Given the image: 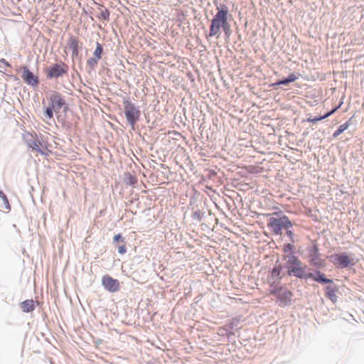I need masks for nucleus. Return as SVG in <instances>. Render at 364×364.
Here are the masks:
<instances>
[{
  "instance_id": "f257e3e1",
  "label": "nucleus",
  "mask_w": 364,
  "mask_h": 364,
  "mask_svg": "<svg viewBox=\"0 0 364 364\" xmlns=\"http://www.w3.org/2000/svg\"><path fill=\"white\" fill-rule=\"evenodd\" d=\"M217 12L211 20L210 25L209 33L207 38L215 36L219 38L221 36V30L229 24V18L231 15L229 14V9L225 4L217 6Z\"/></svg>"
},
{
  "instance_id": "f03ea898",
  "label": "nucleus",
  "mask_w": 364,
  "mask_h": 364,
  "mask_svg": "<svg viewBox=\"0 0 364 364\" xmlns=\"http://www.w3.org/2000/svg\"><path fill=\"white\" fill-rule=\"evenodd\" d=\"M308 266L299 257L284 262V275L294 277L299 279H308L313 276L312 272H307Z\"/></svg>"
},
{
  "instance_id": "7ed1b4c3",
  "label": "nucleus",
  "mask_w": 364,
  "mask_h": 364,
  "mask_svg": "<svg viewBox=\"0 0 364 364\" xmlns=\"http://www.w3.org/2000/svg\"><path fill=\"white\" fill-rule=\"evenodd\" d=\"M122 103L127 124L130 125L132 130H135L136 124L141 116L139 107L128 98H124Z\"/></svg>"
},
{
  "instance_id": "20e7f679",
  "label": "nucleus",
  "mask_w": 364,
  "mask_h": 364,
  "mask_svg": "<svg viewBox=\"0 0 364 364\" xmlns=\"http://www.w3.org/2000/svg\"><path fill=\"white\" fill-rule=\"evenodd\" d=\"M271 225L272 226V233L276 235H282V230L284 229L286 230V235L289 237V241L291 243L296 242L294 240V234L291 228L293 227L292 222L289 220V218H283L279 220H273L272 221Z\"/></svg>"
},
{
  "instance_id": "39448f33",
  "label": "nucleus",
  "mask_w": 364,
  "mask_h": 364,
  "mask_svg": "<svg viewBox=\"0 0 364 364\" xmlns=\"http://www.w3.org/2000/svg\"><path fill=\"white\" fill-rule=\"evenodd\" d=\"M68 66L65 63H55L46 69V77L49 80L56 79L68 73Z\"/></svg>"
},
{
  "instance_id": "423d86ee",
  "label": "nucleus",
  "mask_w": 364,
  "mask_h": 364,
  "mask_svg": "<svg viewBox=\"0 0 364 364\" xmlns=\"http://www.w3.org/2000/svg\"><path fill=\"white\" fill-rule=\"evenodd\" d=\"M353 258L350 257L347 252L340 254H333L330 256V261L338 268H346L350 264H353Z\"/></svg>"
},
{
  "instance_id": "0eeeda50",
  "label": "nucleus",
  "mask_w": 364,
  "mask_h": 364,
  "mask_svg": "<svg viewBox=\"0 0 364 364\" xmlns=\"http://www.w3.org/2000/svg\"><path fill=\"white\" fill-rule=\"evenodd\" d=\"M50 105L55 110V113H58L60 110L65 105V100L62 95L57 91H52L49 98Z\"/></svg>"
},
{
  "instance_id": "6e6552de",
  "label": "nucleus",
  "mask_w": 364,
  "mask_h": 364,
  "mask_svg": "<svg viewBox=\"0 0 364 364\" xmlns=\"http://www.w3.org/2000/svg\"><path fill=\"white\" fill-rule=\"evenodd\" d=\"M309 255V263L311 265L316 267L321 268L323 266V261L321 259V254L319 252V249L316 244H314V245L308 250Z\"/></svg>"
},
{
  "instance_id": "1a4fd4ad",
  "label": "nucleus",
  "mask_w": 364,
  "mask_h": 364,
  "mask_svg": "<svg viewBox=\"0 0 364 364\" xmlns=\"http://www.w3.org/2000/svg\"><path fill=\"white\" fill-rule=\"evenodd\" d=\"M102 285L107 291L112 293L117 292L120 289L119 281L108 274L102 277Z\"/></svg>"
},
{
  "instance_id": "9d476101",
  "label": "nucleus",
  "mask_w": 364,
  "mask_h": 364,
  "mask_svg": "<svg viewBox=\"0 0 364 364\" xmlns=\"http://www.w3.org/2000/svg\"><path fill=\"white\" fill-rule=\"evenodd\" d=\"M21 77L25 82L33 87L38 85L39 83L38 77L33 74L27 67L23 68Z\"/></svg>"
},
{
  "instance_id": "9b49d317",
  "label": "nucleus",
  "mask_w": 364,
  "mask_h": 364,
  "mask_svg": "<svg viewBox=\"0 0 364 364\" xmlns=\"http://www.w3.org/2000/svg\"><path fill=\"white\" fill-rule=\"evenodd\" d=\"M282 250L284 255L282 256V259L284 262L292 259L293 258L299 257L296 255V247L294 243L288 242L283 245Z\"/></svg>"
},
{
  "instance_id": "f8f14e48",
  "label": "nucleus",
  "mask_w": 364,
  "mask_h": 364,
  "mask_svg": "<svg viewBox=\"0 0 364 364\" xmlns=\"http://www.w3.org/2000/svg\"><path fill=\"white\" fill-rule=\"evenodd\" d=\"M284 272V263L282 264L277 261L275 265L271 270V277L273 281L280 282V280L284 276L283 272Z\"/></svg>"
},
{
  "instance_id": "ddd939ff",
  "label": "nucleus",
  "mask_w": 364,
  "mask_h": 364,
  "mask_svg": "<svg viewBox=\"0 0 364 364\" xmlns=\"http://www.w3.org/2000/svg\"><path fill=\"white\" fill-rule=\"evenodd\" d=\"M293 296V293L287 289L286 287L283 289V291H281V293L277 296V299H279V305L286 306L287 304H289L291 300V297Z\"/></svg>"
},
{
  "instance_id": "4468645a",
  "label": "nucleus",
  "mask_w": 364,
  "mask_h": 364,
  "mask_svg": "<svg viewBox=\"0 0 364 364\" xmlns=\"http://www.w3.org/2000/svg\"><path fill=\"white\" fill-rule=\"evenodd\" d=\"M69 48L72 50V57L77 58L79 50L82 48V43H80L77 38L71 36L69 38Z\"/></svg>"
},
{
  "instance_id": "2eb2a0df",
  "label": "nucleus",
  "mask_w": 364,
  "mask_h": 364,
  "mask_svg": "<svg viewBox=\"0 0 364 364\" xmlns=\"http://www.w3.org/2000/svg\"><path fill=\"white\" fill-rule=\"evenodd\" d=\"M339 290L338 285H331L327 286L325 288V295L326 296L330 299L333 304H336L338 300V296L336 295V293Z\"/></svg>"
},
{
  "instance_id": "dca6fc26",
  "label": "nucleus",
  "mask_w": 364,
  "mask_h": 364,
  "mask_svg": "<svg viewBox=\"0 0 364 364\" xmlns=\"http://www.w3.org/2000/svg\"><path fill=\"white\" fill-rule=\"evenodd\" d=\"M310 279L321 284L333 283V279L327 278L325 274L319 270H315L314 273H313V276L311 277Z\"/></svg>"
},
{
  "instance_id": "f3484780",
  "label": "nucleus",
  "mask_w": 364,
  "mask_h": 364,
  "mask_svg": "<svg viewBox=\"0 0 364 364\" xmlns=\"http://www.w3.org/2000/svg\"><path fill=\"white\" fill-rule=\"evenodd\" d=\"M298 79V75H295L294 73H291L288 75L287 77H284L281 80H277L272 85V86L274 88H276L279 85H285L287 86L290 83L294 82Z\"/></svg>"
},
{
  "instance_id": "a211bd4d",
  "label": "nucleus",
  "mask_w": 364,
  "mask_h": 364,
  "mask_svg": "<svg viewBox=\"0 0 364 364\" xmlns=\"http://www.w3.org/2000/svg\"><path fill=\"white\" fill-rule=\"evenodd\" d=\"M270 287H271V290H270L271 294L277 298L279 296V294L281 293V291H283V289L284 288V287L282 284H281L280 282H277L276 281H273L272 282H271Z\"/></svg>"
},
{
  "instance_id": "6ab92c4d",
  "label": "nucleus",
  "mask_w": 364,
  "mask_h": 364,
  "mask_svg": "<svg viewBox=\"0 0 364 364\" xmlns=\"http://www.w3.org/2000/svg\"><path fill=\"white\" fill-rule=\"evenodd\" d=\"M353 117H350L346 123L340 125L338 128L333 134V137L336 138L352 124Z\"/></svg>"
},
{
  "instance_id": "aec40b11",
  "label": "nucleus",
  "mask_w": 364,
  "mask_h": 364,
  "mask_svg": "<svg viewBox=\"0 0 364 364\" xmlns=\"http://www.w3.org/2000/svg\"><path fill=\"white\" fill-rule=\"evenodd\" d=\"M21 308L23 312L29 313L34 310V303L32 299H27L21 302Z\"/></svg>"
},
{
  "instance_id": "412c9836",
  "label": "nucleus",
  "mask_w": 364,
  "mask_h": 364,
  "mask_svg": "<svg viewBox=\"0 0 364 364\" xmlns=\"http://www.w3.org/2000/svg\"><path fill=\"white\" fill-rule=\"evenodd\" d=\"M273 215H275L276 217H271L268 219V222H267V227L270 230H272V226L271 225V223H272V221L273 220H279V219H282L283 220V218H285L286 219L287 218H289L282 211H277V212H274L272 213Z\"/></svg>"
},
{
  "instance_id": "4be33fe9",
  "label": "nucleus",
  "mask_w": 364,
  "mask_h": 364,
  "mask_svg": "<svg viewBox=\"0 0 364 364\" xmlns=\"http://www.w3.org/2000/svg\"><path fill=\"white\" fill-rule=\"evenodd\" d=\"M124 181L127 185H129L133 187H134L138 182L137 178L130 173H125Z\"/></svg>"
},
{
  "instance_id": "5701e85b",
  "label": "nucleus",
  "mask_w": 364,
  "mask_h": 364,
  "mask_svg": "<svg viewBox=\"0 0 364 364\" xmlns=\"http://www.w3.org/2000/svg\"><path fill=\"white\" fill-rule=\"evenodd\" d=\"M28 146L32 150L36 151L37 152L41 153V154H44V152L40 149V145L41 144L40 141L31 139L27 141Z\"/></svg>"
},
{
  "instance_id": "b1692460",
  "label": "nucleus",
  "mask_w": 364,
  "mask_h": 364,
  "mask_svg": "<svg viewBox=\"0 0 364 364\" xmlns=\"http://www.w3.org/2000/svg\"><path fill=\"white\" fill-rule=\"evenodd\" d=\"M103 46L101 43H100L99 42H97L96 43V48L94 51V57L98 58V59H101L102 58V55L103 53Z\"/></svg>"
},
{
  "instance_id": "393cba45",
  "label": "nucleus",
  "mask_w": 364,
  "mask_h": 364,
  "mask_svg": "<svg viewBox=\"0 0 364 364\" xmlns=\"http://www.w3.org/2000/svg\"><path fill=\"white\" fill-rule=\"evenodd\" d=\"M204 214L205 213L200 210L199 209H197L196 210H194L192 213V218L194 220H197L198 222H200L203 217H204Z\"/></svg>"
},
{
  "instance_id": "a878e982",
  "label": "nucleus",
  "mask_w": 364,
  "mask_h": 364,
  "mask_svg": "<svg viewBox=\"0 0 364 364\" xmlns=\"http://www.w3.org/2000/svg\"><path fill=\"white\" fill-rule=\"evenodd\" d=\"M223 31L224 33V38H225V40L226 41H228L231 35H232V29H231V26H230V23L228 24L226 26V27L223 28L222 30H221V32Z\"/></svg>"
},
{
  "instance_id": "bb28decb",
  "label": "nucleus",
  "mask_w": 364,
  "mask_h": 364,
  "mask_svg": "<svg viewBox=\"0 0 364 364\" xmlns=\"http://www.w3.org/2000/svg\"><path fill=\"white\" fill-rule=\"evenodd\" d=\"M53 112H55V110L53 109L52 107L49 105V106L44 109V116L46 118L51 119L53 118Z\"/></svg>"
},
{
  "instance_id": "cd10ccee",
  "label": "nucleus",
  "mask_w": 364,
  "mask_h": 364,
  "mask_svg": "<svg viewBox=\"0 0 364 364\" xmlns=\"http://www.w3.org/2000/svg\"><path fill=\"white\" fill-rule=\"evenodd\" d=\"M99 60H100V59H98L95 57L90 58L87 61V65L91 70H93L95 68V66L97 65V63Z\"/></svg>"
},
{
  "instance_id": "c85d7f7f",
  "label": "nucleus",
  "mask_w": 364,
  "mask_h": 364,
  "mask_svg": "<svg viewBox=\"0 0 364 364\" xmlns=\"http://www.w3.org/2000/svg\"><path fill=\"white\" fill-rule=\"evenodd\" d=\"M239 321L237 319H232L229 323L226 325L228 329H239L240 327L238 326Z\"/></svg>"
},
{
  "instance_id": "c756f323",
  "label": "nucleus",
  "mask_w": 364,
  "mask_h": 364,
  "mask_svg": "<svg viewBox=\"0 0 364 364\" xmlns=\"http://www.w3.org/2000/svg\"><path fill=\"white\" fill-rule=\"evenodd\" d=\"M99 18L105 21H109V11L107 9L105 10H102L100 13Z\"/></svg>"
},
{
  "instance_id": "7c9ffc66",
  "label": "nucleus",
  "mask_w": 364,
  "mask_h": 364,
  "mask_svg": "<svg viewBox=\"0 0 364 364\" xmlns=\"http://www.w3.org/2000/svg\"><path fill=\"white\" fill-rule=\"evenodd\" d=\"M341 104H342V102H341L338 106H336L331 110L327 112L325 114L322 115V117H324V119L330 117L340 108V107L341 106Z\"/></svg>"
},
{
  "instance_id": "2f4dec72",
  "label": "nucleus",
  "mask_w": 364,
  "mask_h": 364,
  "mask_svg": "<svg viewBox=\"0 0 364 364\" xmlns=\"http://www.w3.org/2000/svg\"><path fill=\"white\" fill-rule=\"evenodd\" d=\"M124 242V237L122 236L121 233L117 234L113 237V243L117 242Z\"/></svg>"
},
{
  "instance_id": "473e14b6",
  "label": "nucleus",
  "mask_w": 364,
  "mask_h": 364,
  "mask_svg": "<svg viewBox=\"0 0 364 364\" xmlns=\"http://www.w3.org/2000/svg\"><path fill=\"white\" fill-rule=\"evenodd\" d=\"M324 119V117H323L322 116H320V117H315L314 118H309L308 119V122H311L312 124H315L319 121H321Z\"/></svg>"
},
{
  "instance_id": "72a5a7b5",
  "label": "nucleus",
  "mask_w": 364,
  "mask_h": 364,
  "mask_svg": "<svg viewBox=\"0 0 364 364\" xmlns=\"http://www.w3.org/2000/svg\"><path fill=\"white\" fill-rule=\"evenodd\" d=\"M118 252L121 255H124L127 252V247L125 245L118 246Z\"/></svg>"
},
{
  "instance_id": "f704fd0d",
  "label": "nucleus",
  "mask_w": 364,
  "mask_h": 364,
  "mask_svg": "<svg viewBox=\"0 0 364 364\" xmlns=\"http://www.w3.org/2000/svg\"><path fill=\"white\" fill-rule=\"evenodd\" d=\"M0 63L5 65L6 66L11 67V65L9 63V62L4 58L0 60Z\"/></svg>"
},
{
  "instance_id": "c9c22d12",
  "label": "nucleus",
  "mask_w": 364,
  "mask_h": 364,
  "mask_svg": "<svg viewBox=\"0 0 364 364\" xmlns=\"http://www.w3.org/2000/svg\"><path fill=\"white\" fill-rule=\"evenodd\" d=\"M1 195H2V198H4V200H6V202L8 203V200L6 197V196L3 193L2 191H1Z\"/></svg>"
},
{
  "instance_id": "e433bc0d",
  "label": "nucleus",
  "mask_w": 364,
  "mask_h": 364,
  "mask_svg": "<svg viewBox=\"0 0 364 364\" xmlns=\"http://www.w3.org/2000/svg\"><path fill=\"white\" fill-rule=\"evenodd\" d=\"M63 112H66L67 110L68 109V105L65 104V105L64 106V107H63Z\"/></svg>"
},
{
  "instance_id": "4c0bfd02",
  "label": "nucleus",
  "mask_w": 364,
  "mask_h": 364,
  "mask_svg": "<svg viewBox=\"0 0 364 364\" xmlns=\"http://www.w3.org/2000/svg\"><path fill=\"white\" fill-rule=\"evenodd\" d=\"M165 166L166 165L163 164H161V167L163 168H165Z\"/></svg>"
},
{
  "instance_id": "58836bf2",
  "label": "nucleus",
  "mask_w": 364,
  "mask_h": 364,
  "mask_svg": "<svg viewBox=\"0 0 364 364\" xmlns=\"http://www.w3.org/2000/svg\"><path fill=\"white\" fill-rule=\"evenodd\" d=\"M228 336H230V335H234V333H233V332H229V333H228Z\"/></svg>"
},
{
  "instance_id": "ea45409f",
  "label": "nucleus",
  "mask_w": 364,
  "mask_h": 364,
  "mask_svg": "<svg viewBox=\"0 0 364 364\" xmlns=\"http://www.w3.org/2000/svg\"><path fill=\"white\" fill-rule=\"evenodd\" d=\"M136 199H133L130 200V203H133Z\"/></svg>"
}]
</instances>
